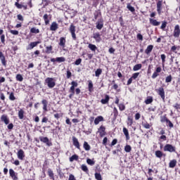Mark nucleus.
Segmentation results:
<instances>
[{"mask_svg":"<svg viewBox=\"0 0 180 180\" xmlns=\"http://www.w3.org/2000/svg\"><path fill=\"white\" fill-rule=\"evenodd\" d=\"M45 84H46L48 88L52 89V88L56 86V79H54L53 77H47L45 79Z\"/></svg>","mask_w":180,"mask_h":180,"instance_id":"f257e3e1","label":"nucleus"},{"mask_svg":"<svg viewBox=\"0 0 180 180\" xmlns=\"http://www.w3.org/2000/svg\"><path fill=\"white\" fill-rule=\"evenodd\" d=\"M163 151H168L169 153H176V148L169 143H167L164 146Z\"/></svg>","mask_w":180,"mask_h":180,"instance_id":"f03ea898","label":"nucleus"},{"mask_svg":"<svg viewBox=\"0 0 180 180\" xmlns=\"http://www.w3.org/2000/svg\"><path fill=\"white\" fill-rule=\"evenodd\" d=\"M156 92L158 95H160L163 102H165V91H164V88L160 87L158 89H156Z\"/></svg>","mask_w":180,"mask_h":180,"instance_id":"7ed1b4c3","label":"nucleus"},{"mask_svg":"<svg viewBox=\"0 0 180 180\" xmlns=\"http://www.w3.org/2000/svg\"><path fill=\"white\" fill-rule=\"evenodd\" d=\"M39 140L42 143H44L45 144H46L48 147H51V146H53V143L50 142V140L47 137L40 136Z\"/></svg>","mask_w":180,"mask_h":180,"instance_id":"20e7f679","label":"nucleus"},{"mask_svg":"<svg viewBox=\"0 0 180 180\" xmlns=\"http://www.w3.org/2000/svg\"><path fill=\"white\" fill-rule=\"evenodd\" d=\"M9 174H10V176L12 178L13 180H18L19 179L18 178V173L15 172V170H13V169H9Z\"/></svg>","mask_w":180,"mask_h":180,"instance_id":"39448f33","label":"nucleus"},{"mask_svg":"<svg viewBox=\"0 0 180 180\" xmlns=\"http://www.w3.org/2000/svg\"><path fill=\"white\" fill-rule=\"evenodd\" d=\"M69 30L72 34V39L75 40V39H77V37L75 35V26L72 24L69 28Z\"/></svg>","mask_w":180,"mask_h":180,"instance_id":"423d86ee","label":"nucleus"},{"mask_svg":"<svg viewBox=\"0 0 180 180\" xmlns=\"http://www.w3.org/2000/svg\"><path fill=\"white\" fill-rule=\"evenodd\" d=\"M105 130H106V128L102 125L99 127L98 133L101 137H103V136L106 135V132L105 131Z\"/></svg>","mask_w":180,"mask_h":180,"instance_id":"0eeeda50","label":"nucleus"},{"mask_svg":"<svg viewBox=\"0 0 180 180\" xmlns=\"http://www.w3.org/2000/svg\"><path fill=\"white\" fill-rule=\"evenodd\" d=\"M72 143H73V146H75L76 148L79 150L80 148L79 141H78V139H77V137L72 136Z\"/></svg>","mask_w":180,"mask_h":180,"instance_id":"6e6552de","label":"nucleus"},{"mask_svg":"<svg viewBox=\"0 0 180 180\" xmlns=\"http://www.w3.org/2000/svg\"><path fill=\"white\" fill-rule=\"evenodd\" d=\"M179 34H180L179 26L178 25H176L174 27V37H179Z\"/></svg>","mask_w":180,"mask_h":180,"instance_id":"1a4fd4ad","label":"nucleus"},{"mask_svg":"<svg viewBox=\"0 0 180 180\" xmlns=\"http://www.w3.org/2000/svg\"><path fill=\"white\" fill-rule=\"evenodd\" d=\"M0 60L1 61L2 65L4 67H6V59L2 51H0Z\"/></svg>","mask_w":180,"mask_h":180,"instance_id":"9d476101","label":"nucleus"},{"mask_svg":"<svg viewBox=\"0 0 180 180\" xmlns=\"http://www.w3.org/2000/svg\"><path fill=\"white\" fill-rule=\"evenodd\" d=\"M1 122H4L5 124H9V118H8V115H3L1 117Z\"/></svg>","mask_w":180,"mask_h":180,"instance_id":"9b49d317","label":"nucleus"},{"mask_svg":"<svg viewBox=\"0 0 180 180\" xmlns=\"http://www.w3.org/2000/svg\"><path fill=\"white\" fill-rule=\"evenodd\" d=\"M17 155L19 160H23V158H25V152L23 151V150L20 149L18 150Z\"/></svg>","mask_w":180,"mask_h":180,"instance_id":"f8f14e48","label":"nucleus"},{"mask_svg":"<svg viewBox=\"0 0 180 180\" xmlns=\"http://www.w3.org/2000/svg\"><path fill=\"white\" fill-rule=\"evenodd\" d=\"M155 155L157 158H162V157H165V154L162 153L161 150H156Z\"/></svg>","mask_w":180,"mask_h":180,"instance_id":"ddd939ff","label":"nucleus"},{"mask_svg":"<svg viewBox=\"0 0 180 180\" xmlns=\"http://www.w3.org/2000/svg\"><path fill=\"white\" fill-rule=\"evenodd\" d=\"M58 29V24H57V22H52L50 27V30H52L53 32H56V30H57Z\"/></svg>","mask_w":180,"mask_h":180,"instance_id":"4468645a","label":"nucleus"},{"mask_svg":"<svg viewBox=\"0 0 180 180\" xmlns=\"http://www.w3.org/2000/svg\"><path fill=\"white\" fill-rule=\"evenodd\" d=\"M100 122H103V117L102 116H98L95 120H94V124L97 125L99 124Z\"/></svg>","mask_w":180,"mask_h":180,"instance_id":"2eb2a0df","label":"nucleus"},{"mask_svg":"<svg viewBox=\"0 0 180 180\" xmlns=\"http://www.w3.org/2000/svg\"><path fill=\"white\" fill-rule=\"evenodd\" d=\"M41 103L43 105V110H45V112H47V105L49 104V102L47 100L44 99L41 101Z\"/></svg>","mask_w":180,"mask_h":180,"instance_id":"dca6fc26","label":"nucleus"},{"mask_svg":"<svg viewBox=\"0 0 180 180\" xmlns=\"http://www.w3.org/2000/svg\"><path fill=\"white\" fill-rule=\"evenodd\" d=\"M169 168H175L176 167V160L174 159L171 160L169 163Z\"/></svg>","mask_w":180,"mask_h":180,"instance_id":"f3484780","label":"nucleus"},{"mask_svg":"<svg viewBox=\"0 0 180 180\" xmlns=\"http://www.w3.org/2000/svg\"><path fill=\"white\" fill-rule=\"evenodd\" d=\"M150 22L151 23V25H153V26H160V22L157 21V20H154L153 18H150Z\"/></svg>","mask_w":180,"mask_h":180,"instance_id":"a211bd4d","label":"nucleus"},{"mask_svg":"<svg viewBox=\"0 0 180 180\" xmlns=\"http://www.w3.org/2000/svg\"><path fill=\"white\" fill-rule=\"evenodd\" d=\"M123 133L126 136V140H130V136L129 135V130H127L126 127L123 128Z\"/></svg>","mask_w":180,"mask_h":180,"instance_id":"6ab92c4d","label":"nucleus"},{"mask_svg":"<svg viewBox=\"0 0 180 180\" xmlns=\"http://www.w3.org/2000/svg\"><path fill=\"white\" fill-rule=\"evenodd\" d=\"M109 99H110L109 96L105 95V98L101 99V103H102L103 105H106V103H108Z\"/></svg>","mask_w":180,"mask_h":180,"instance_id":"aec40b11","label":"nucleus"},{"mask_svg":"<svg viewBox=\"0 0 180 180\" xmlns=\"http://www.w3.org/2000/svg\"><path fill=\"white\" fill-rule=\"evenodd\" d=\"M93 37L96 40V41H101V34L99 32L94 33L93 34Z\"/></svg>","mask_w":180,"mask_h":180,"instance_id":"412c9836","label":"nucleus"},{"mask_svg":"<svg viewBox=\"0 0 180 180\" xmlns=\"http://www.w3.org/2000/svg\"><path fill=\"white\" fill-rule=\"evenodd\" d=\"M83 148L86 151H89V150H91V146H89V144L86 141H84L83 144Z\"/></svg>","mask_w":180,"mask_h":180,"instance_id":"4be33fe9","label":"nucleus"},{"mask_svg":"<svg viewBox=\"0 0 180 180\" xmlns=\"http://www.w3.org/2000/svg\"><path fill=\"white\" fill-rule=\"evenodd\" d=\"M24 115H25V111L22 109H20L18 111V117H19V119H20V120L23 119Z\"/></svg>","mask_w":180,"mask_h":180,"instance_id":"5701e85b","label":"nucleus"},{"mask_svg":"<svg viewBox=\"0 0 180 180\" xmlns=\"http://www.w3.org/2000/svg\"><path fill=\"white\" fill-rule=\"evenodd\" d=\"M89 82V92H92L94 91V83L91 80L88 81Z\"/></svg>","mask_w":180,"mask_h":180,"instance_id":"b1692460","label":"nucleus"},{"mask_svg":"<svg viewBox=\"0 0 180 180\" xmlns=\"http://www.w3.org/2000/svg\"><path fill=\"white\" fill-rule=\"evenodd\" d=\"M78 155H73L72 157L70 158V162H72L74 161H78Z\"/></svg>","mask_w":180,"mask_h":180,"instance_id":"393cba45","label":"nucleus"},{"mask_svg":"<svg viewBox=\"0 0 180 180\" xmlns=\"http://www.w3.org/2000/svg\"><path fill=\"white\" fill-rule=\"evenodd\" d=\"M48 175L51 179H54V173L53 172V170L51 169H48Z\"/></svg>","mask_w":180,"mask_h":180,"instance_id":"a878e982","label":"nucleus"},{"mask_svg":"<svg viewBox=\"0 0 180 180\" xmlns=\"http://www.w3.org/2000/svg\"><path fill=\"white\" fill-rule=\"evenodd\" d=\"M141 67H143V65L141 64H136L134 66L133 70L139 71V70H141Z\"/></svg>","mask_w":180,"mask_h":180,"instance_id":"bb28decb","label":"nucleus"},{"mask_svg":"<svg viewBox=\"0 0 180 180\" xmlns=\"http://www.w3.org/2000/svg\"><path fill=\"white\" fill-rule=\"evenodd\" d=\"M151 51H153V46H148L147 49L145 50V53L148 56V54H150V53H151Z\"/></svg>","mask_w":180,"mask_h":180,"instance_id":"cd10ccee","label":"nucleus"},{"mask_svg":"<svg viewBox=\"0 0 180 180\" xmlns=\"http://www.w3.org/2000/svg\"><path fill=\"white\" fill-rule=\"evenodd\" d=\"M146 105H150V103H153V96H149L145 101Z\"/></svg>","mask_w":180,"mask_h":180,"instance_id":"c85d7f7f","label":"nucleus"},{"mask_svg":"<svg viewBox=\"0 0 180 180\" xmlns=\"http://www.w3.org/2000/svg\"><path fill=\"white\" fill-rule=\"evenodd\" d=\"M162 4L161 1H158V4H157V11H158V13H161V6H162Z\"/></svg>","mask_w":180,"mask_h":180,"instance_id":"c756f323","label":"nucleus"},{"mask_svg":"<svg viewBox=\"0 0 180 180\" xmlns=\"http://www.w3.org/2000/svg\"><path fill=\"white\" fill-rule=\"evenodd\" d=\"M44 20L45 22V25H49V23H50V20H49V15L45 14L44 15Z\"/></svg>","mask_w":180,"mask_h":180,"instance_id":"7c9ffc66","label":"nucleus"},{"mask_svg":"<svg viewBox=\"0 0 180 180\" xmlns=\"http://www.w3.org/2000/svg\"><path fill=\"white\" fill-rule=\"evenodd\" d=\"M57 63H64L65 61V58L64 57H58L56 58Z\"/></svg>","mask_w":180,"mask_h":180,"instance_id":"2f4dec72","label":"nucleus"},{"mask_svg":"<svg viewBox=\"0 0 180 180\" xmlns=\"http://www.w3.org/2000/svg\"><path fill=\"white\" fill-rule=\"evenodd\" d=\"M31 33H34L35 34H37V33H40V30L36 27H32L30 30Z\"/></svg>","mask_w":180,"mask_h":180,"instance_id":"473e14b6","label":"nucleus"},{"mask_svg":"<svg viewBox=\"0 0 180 180\" xmlns=\"http://www.w3.org/2000/svg\"><path fill=\"white\" fill-rule=\"evenodd\" d=\"M101 74H102V69L101 68L97 69L95 72L96 77H99Z\"/></svg>","mask_w":180,"mask_h":180,"instance_id":"72a5a7b5","label":"nucleus"},{"mask_svg":"<svg viewBox=\"0 0 180 180\" xmlns=\"http://www.w3.org/2000/svg\"><path fill=\"white\" fill-rule=\"evenodd\" d=\"M124 151L126 153H130L131 151V146L130 145H127L124 146Z\"/></svg>","mask_w":180,"mask_h":180,"instance_id":"f704fd0d","label":"nucleus"},{"mask_svg":"<svg viewBox=\"0 0 180 180\" xmlns=\"http://www.w3.org/2000/svg\"><path fill=\"white\" fill-rule=\"evenodd\" d=\"M127 123L128 126H132V124H133V118H131V117H128Z\"/></svg>","mask_w":180,"mask_h":180,"instance_id":"c9c22d12","label":"nucleus"},{"mask_svg":"<svg viewBox=\"0 0 180 180\" xmlns=\"http://www.w3.org/2000/svg\"><path fill=\"white\" fill-rule=\"evenodd\" d=\"M65 38L61 37V38L60 39L59 45H60V46H65Z\"/></svg>","mask_w":180,"mask_h":180,"instance_id":"e433bc0d","label":"nucleus"},{"mask_svg":"<svg viewBox=\"0 0 180 180\" xmlns=\"http://www.w3.org/2000/svg\"><path fill=\"white\" fill-rule=\"evenodd\" d=\"M16 80L19 81L20 82H22V81H23V77L22 76V75H16Z\"/></svg>","mask_w":180,"mask_h":180,"instance_id":"4c0bfd02","label":"nucleus"},{"mask_svg":"<svg viewBox=\"0 0 180 180\" xmlns=\"http://www.w3.org/2000/svg\"><path fill=\"white\" fill-rule=\"evenodd\" d=\"M127 8L131 12H134V11H136V9H134V7L131 6V5H130V4H127Z\"/></svg>","mask_w":180,"mask_h":180,"instance_id":"58836bf2","label":"nucleus"},{"mask_svg":"<svg viewBox=\"0 0 180 180\" xmlns=\"http://www.w3.org/2000/svg\"><path fill=\"white\" fill-rule=\"evenodd\" d=\"M95 178L96 180H102V176L100 173H95Z\"/></svg>","mask_w":180,"mask_h":180,"instance_id":"ea45409f","label":"nucleus"},{"mask_svg":"<svg viewBox=\"0 0 180 180\" xmlns=\"http://www.w3.org/2000/svg\"><path fill=\"white\" fill-rule=\"evenodd\" d=\"M86 162L87 164H89V165H95V161L91 160V159H87L86 160Z\"/></svg>","mask_w":180,"mask_h":180,"instance_id":"a19ab883","label":"nucleus"},{"mask_svg":"<svg viewBox=\"0 0 180 180\" xmlns=\"http://www.w3.org/2000/svg\"><path fill=\"white\" fill-rule=\"evenodd\" d=\"M9 99H10V101H15L16 99V97H15V95L13 94V92H11L10 94Z\"/></svg>","mask_w":180,"mask_h":180,"instance_id":"79ce46f5","label":"nucleus"},{"mask_svg":"<svg viewBox=\"0 0 180 180\" xmlns=\"http://www.w3.org/2000/svg\"><path fill=\"white\" fill-rule=\"evenodd\" d=\"M118 106H119L120 110H121V111H123V110H124V109H126V107L124 106V105L123 103L119 104Z\"/></svg>","mask_w":180,"mask_h":180,"instance_id":"37998d69","label":"nucleus"},{"mask_svg":"<svg viewBox=\"0 0 180 180\" xmlns=\"http://www.w3.org/2000/svg\"><path fill=\"white\" fill-rule=\"evenodd\" d=\"M171 81H172V76L169 75L166 77L165 79V82H171Z\"/></svg>","mask_w":180,"mask_h":180,"instance_id":"c03bdc74","label":"nucleus"},{"mask_svg":"<svg viewBox=\"0 0 180 180\" xmlns=\"http://www.w3.org/2000/svg\"><path fill=\"white\" fill-rule=\"evenodd\" d=\"M166 123L167 126H169V127H170L171 129L174 127V124H172V122L170 120H168Z\"/></svg>","mask_w":180,"mask_h":180,"instance_id":"a18cd8bd","label":"nucleus"},{"mask_svg":"<svg viewBox=\"0 0 180 180\" xmlns=\"http://www.w3.org/2000/svg\"><path fill=\"white\" fill-rule=\"evenodd\" d=\"M139 75H140L139 72L134 73L131 78H132V79H137Z\"/></svg>","mask_w":180,"mask_h":180,"instance_id":"49530a36","label":"nucleus"},{"mask_svg":"<svg viewBox=\"0 0 180 180\" xmlns=\"http://www.w3.org/2000/svg\"><path fill=\"white\" fill-rule=\"evenodd\" d=\"M15 6L16 8H18V9H22V8H23V5L19 4L18 2H15Z\"/></svg>","mask_w":180,"mask_h":180,"instance_id":"de8ad7c7","label":"nucleus"},{"mask_svg":"<svg viewBox=\"0 0 180 180\" xmlns=\"http://www.w3.org/2000/svg\"><path fill=\"white\" fill-rule=\"evenodd\" d=\"M82 169L84 172H88V167H86V165H82Z\"/></svg>","mask_w":180,"mask_h":180,"instance_id":"09e8293b","label":"nucleus"},{"mask_svg":"<svg viewBox=\"0 0 180 180\" xmlns=\"http://www.w3.org/2000/svg\"><path fill=\"white\" fill-rule=\"evenodd\" d=\"M81 63H82V59L79 58V59L76 60V61L75 62V65H79V64H81Z\"/></svg>","mask_w":180,"mask_h":180,"instance_id":"8fccbe9b","label":"nucleus"},{"mask_svg":"<svg viewBox=\"0 0 180 180\" xmlns=\"http://www.w3.org/2000/svg\"><path fill=\"white\" fill-rule=\"evenodd\" d=\"M10 32L11 33V34H14L15 36H17L18 34H19V31L18 30H11Z\"/></svg>","mask_w":180,"mask_h":180,"instance_id":"3c124183","label":"nucleus"},{"mask_svg":"<svg viewBox=\"0 0 180 180\" xmlns=\"http://www.w3.org/2000/svg\"><path fill=\"white\" fill-rule=\"evenodd\" d=\"M57 172L59 175V176H64V173H63V172H61V169H57Z\"/></svg>","mask_w":180,"mask_h":180,"instance_id":"603ef678","label":"nucleus"},{"mask_svg":"<svg viewBox=\"0 0 180 180\" xmlns=\"http://www.w3.org/2000/svg\"><path fill=\"white\" fill-rule=\"evenodd\" d=\"M69 92H71V94H75V87L73 86H71Z\"/></svg>","mask_w":180,"mask_h":180,"instance_id":"864d4df0","label":"nucleus"},{"mask_svg":"<svg viewBox=\"0 0 180 180\" xmlns=\"http://www.w3.org/2000/svg\"><path fill=\"white\" fill-rule=\"evenodd\" d=\"M51 50H53L52 46H46V53H48V54H50V53H51Z\"/></svg>","mask_w":180,"mask_h":180,"instance_id":"5fc2aeb1","label":"nucleus"},{"mask_svg":"<svg viewBox=\"0 0 180 180\" xmlns=\"http://www.w3.org/2000/svg\"><path fill=\"white\" fill-rule=\"evenodd\" d=\"M160 57H161L162 63V64H164V63H165V58H167V56H165V54H162Z\"/></svg>","mask_w":180,"mask_h":180,"instance_id":"6e6d98bb","label":"nucleus"},{"mask_svg":"<svg viewBox=\"0 0 180 180\" xmlns=\"http://www.w3.org/2000/svg\"><path fill=\"white\" fill-rule=\"evenodd\" d=\"M89 49H90L91 51H95L98 48H96V46H89Z\"/></svg>","mask_w":180,"mask_h":180,"instance_id":"4d7b16f0","label":"nucleus"},{"mask_svg":"<svg viewBox=\"0 0 180 180\" xmlns=\"http://www.w3.org/2000/svg\"><path fill=\"white\" fill-rule=\"evenodd\" d=\"M40 43H41L40 41H34V42H32L30 46H37V44H40Z\"/></svg>","mask_w":180,"mask_h":180,"instance_id":"13d9d810","label":"nucleus"},{"mask_svg":"<svg viewBox=\"0 0 180 180\" xmlns=\"http://www.w3.org/2000/svg\"><path fill=\"white\" fill-rule=\"evenodd\" d=\"M115 144H117V139H116L112 140L110 146H111V147H113V146H115Z\"/></svg>","mask_w":180,"mask_h":180,"instance_id":"bf43d9fd","label":"nucleus"},{"mask_svg":"<svg viewBox=\"0 0 180 180\" xmlns=\"http://www.w3.org/2000/svg\"><path fill=\"white\" fill-rule=\"evenodd\" d=\"M143 127L145 128V129H150V127H151V126L150 125V124H148V123H144V124H143Z\"/></svg>","mask_w":180,"mask_h":180,"instance_id":"052dcab7","label":"nucleus"},{"mask_svg":"<svg viewBox=\"0 0 180 180\" xmlns=\"http://www.w3.org/2000/svg\"><path fill=\"white\" fill-rule=\"evenodd\" d=\"M71 85L73 86V87L77 88V86H78V82H77L75 81H72L71 82Z\"/></svg>","mask_w":180,"mask_h":180,"instance_id":"680f3d73","label":"nucleus"},{"mask_svg":"<svg viewBox=\"0 0 180 180\" xmlns=\"http://www.w3.org/2000/svg\"><path fill=\"white\" fill-rule=\"evenodd\" d=\"M161 122L162 123H167V122H168V118H167V117H163L161 118Z\"/></svg>","mask_w":180,"mask_h":180,"instance_id":"e2e57ef3","label":"nucleus"},{"mask_svg":"<svg viewBox=\"0 0 180 180\" xmlns=\"http://www.w3.org/2000/svg\"><path fill=\"white\" fill-rule=\"evenodd\" d=\"M159 74L157 73V72H154L153 75H152V78L153 79H155V78H157V77H158Z\"/></svg>","mask_w":180,"mask_h":180,"instance_id":"0e129e2a","label":"nucleus"},{"mask_svg":"<svg viewBox=\"0 0 180 180\" xmlns=\"http://www.w3.org/2000/svg\"><path fill=\"white\" fill-rule=\"evenodd\" d=\"M97 29H98V30H101V29H102V27H103V24H101V23H98L96 25Z\"/></svg>","mask_w":180,"mask_h":180,"instance_id":"69168bd1","label":"nucleus"},{"mask_svg":"<svg viewBox=\"0 0 180 180\" xmlns=\"http://www.w3.org/2000/svg\"><path fill=\"white\" fill-rule=\"evenodd\" d=\"M165 27H167V22L165 21V22H162L160 28L164 30Z\"/></svg>","mask_w":180,"mask_h":180,"instance_id":"338daca9","label":"nucleus"},{"mask_svg":"<svg viewBox=\"0 0 180 180\" xmlns=\"http://www.w3.org/2000/svg\"><path fill=\"white\" fill-rule=\"evenodd\" d=\"M140 117H141L140 113L138 112L135 115V120H139V119H140Z\"/></svg>","mask_w":180,"mask_h":180,"instance_id":"774afa93","label":"nucleus"}]
</instances>
